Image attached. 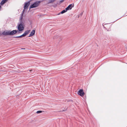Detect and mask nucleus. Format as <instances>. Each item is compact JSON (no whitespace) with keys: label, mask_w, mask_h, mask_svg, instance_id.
<instances>
[{"label":"nucleus","mask_w":127,"mask_h":127,"mask_svg":"<svg viewBox=\"0 0 127 127\" xmlns=\"http://www.w3.org/2000/svg\"><path fill=\"white\" fill-rule=\"evenodd\" d=\"M30 1H29L27 2L25 4L24 6V9L23 10V11L22 13L21 14V18L20 19V20L21 22H22V20L23 17V13L25 11V9H27L29 6V5L30 4Z\"/></svg>","instance_id":"nucleus-1"},{"label":"nucleus","mask_w":127,"mask_h":127,"mask_svg":"<svg viewBox=\"0 0 127 127\" xmlns=\"http://www.w3.org/2000/svg\"><path fill=\"white\" fill-rule=\"evenodd\" d=\"M40 3V1H36L30 6V9L37 7L39 5Z\"/></svg>","instance_id":"nucleus-2"},{"label":"nucleus","mask_w":127,"mask_h":127,"mask_svg":"<svg viewBox=\"0 0 127 127\" xmlns=\"http://www.w3.org/2000/svg\"><path fill=\"white\" fill-rule=\"evenodd\" d=\"M24 27L23 25L21 23L18 25V29L19 31H21L24 30Z\"/></svg>","instance_id":"nucleus-3"},{"label":"nucleus","mask_w":127,"mask_h":127,"mask_svg":"<svg viewBox=\"0 0 127 127\" xmlns=\"http://www.w3.org/2000/svg\"><path fill=\"white\" fill-rule=\"evenodd\" d=\"M30 30H27L22 35L19 36V38H21L23 37H24L28 34L29 33Z\"/></svg>","instance_id":"nucleus-4"},{"label":"nucleus","mask_w":127,"mask_h":127,"mask_svg":"<svg viewBox=\"0 0 127 127\" xmlns=\"http://www.w3.org/2000/svg\"><path fill=\"white\" fill-rule=\"evenodd\" d=\"M78 94L81 96H84L85 94L83 92V90L81 89L79 90V91L78 93Z\"/></svg>","instance_id":"nucleus-5"},{"label":"nucleus","mask_w":127,"mask_h":127,"mask_svg":"<svg viewBox=\"0 0 127 127\" xmlns=\"http://www.w3.org/2000/svg\"><path fill=\"white\" fill-rule=\"evenodd\" d=\"M2 34L5 35H10L9 31H5L2 32Z\"/></svg>","instance_id":"nucleus-6"},{"label":"nucleus","mask_w":127,"mask_h":127,"mask_svg":"<svg viewBox=\"0 0 127 127\" xmlns=\"http://www.w3.org/2000/svg\"><path fill=\"white\" fill-rule=\"evenodd\" d=\"M17 32V31L16 30H13L12 31H9L10 35H12L14 34Z\"/></svg>","instance_id":"nucleus-7"},{"label":"nucleus","mask_w":127,"mask_h":127,"mask_svg":"<svg viewBox=\"0 0 127 127\" xmlns=\"http://www.w3.org/2000/svg\"><path fill=\"white\" fill-rule=\"evenodd\" d=\"M73 6V5L72 4H70L65 9L66 10L71 9L72 7Z\"/></svg>","instance_id":"nucleus-8"},{"label":"nucleus","mask_w":127,"mask_h":127,"mask_svg":"<svg viewBox=\"0 0 127 127\" xmlns=\"http://www.w3.org/2000/svg\"><path fill=\"white\" fill-rule=\"evenodd\" d=\"M35 32V30H32L31 33L30 34L29 36L30 37L33 35L34 34Z\"/></svg>","instance_id":"nucleus-9"},{"label":"nucleus","mask_w":127,"mask_h":127,"mask_svg":"<svg viewBox=\"0 0 127 127\" xmlns=\"http://www.w3.org/2000/svg\"><path fill=\"white\" fill-rule=\"evenodd\" d=\"M8 0H2L0 3L1 5H3Z\"/></svg>","instance_id":"nucleus-10"},{"label":"nucleus","mask_w":127,"mask_h":127,"mask_svg":"<svg viewBox=\"0 0 127 127\" xmlns=\"http://www.w3.org/2000/svg\"><path fill=\"white\" fill-rule=\"evenodd\" d=\"M55 1V0H48L47 2H48V3H49L54 2Z\"/></svg>","instance_id":"nucleus-11"},{"label":"nucleus","mask_w":127,"mask_h":127,"mask_svg":"<svg viewBox=\"0 0 127 127\" xmlns=\"http://www.w3.org/2000/svg\"><path fill=\"white\" fill-rule=\"evenodd\" d=\"M58 39V41H59V42H58V43H59L62 40V39L60 37H59L58 38H57Z\"/></svg>","instance_id":"nucleus-12"},{"label":"nucleus","mask_w":127,"mask_h":127,"mask_svg":"<svg viewBox=\"0 0 127 127\" xmlns=\"http://www.w3.org/2000/svg\"><path fill=\"white\" fill-rule=\"evenodd\" d=\"M67 11V10H66V9L65 10H63L61 12V14L64 13L66 12Z\"/></svg>","instance_id":"nucleus-13"},{"label":"nucleus","mask_w":127,"mask_h":127,"mask_svg":"<svg viewBox=\"0 0 127 127\" xmlns=\"http://www.w3.org/2000/svg\"><path fill=\"white\" fill-rule=\"evenodd\" d=\"M42 112V111H38L36 112V113L37 114L41 113Z\"/></svg>","instance_id":"nucleus-14"},{"label":"nucleus","mask_w":127,"mask_h":127,"mask_svg":"<svg viewBox=\"0 0 127 127\" xmlns=\"http://www.w3.org/2000/svg\"><path fill=\"white\" fill-rule=\"evenodd\" d=\"M64 0H61L60 1V3H61L63 2Z\"/></svg>","instance_id":"nucleus-15"},{"label":"nucleus","mask_w":127,"mask_h":127,"mask_svg":"<svg viewBox=\"0 0 127 127\" xmlns=\"http://www.w3.org/2000/svg\"><path fill=\"white\" fill-rule=\"evenodd\" d=\"M15 37L16 38H19V36Z\"/></svg>","instance_id":"nucleus-16"},{"label":"nucleus","mask_w":127,"mask_h":127,"mask_svg":"<svg viewBox=\"0 0 127 127\" xmlns=\"http://www.w3.org/2000/svg\"><path fill=\"white\" fill-rule=\"evenodd\" d=\"M66 111V110H63V111Z\"/></svg>","instance_id":"nucleus-17"},{"label":"nucleus","mask_w":127,"mask_h":127,"mask_svg":"<svg viewBox=\"0 0 127 127\" xmlns=\"http://www.w3.org/2000/svg\"><path fill=\"white\" fill-rule=\"evenodd\" d=\"M1 7V6H0V9Z\"/></svg>","instance_id":"nucleus-18"},{"label":"nucleus","mask_w":127,"mask_h":127,"mask_svg":"<svg viewBox=\"0 0 127 127\" xmlns=\"http://www.w3.org/2000/svg\"><path fill=\"white\" fill-rule=\"evenodd\" d=\"M32 71V70H30V71Z\"/></svg>","instance_id":"nucleus-19"},{"label":"nucleus","mask_w":127,"mask_h":127,"mask_svg":"<svg viewBox=\"0 0 127 127\" xmlns=\"http://www.w3.org/2000/svg\"><path fill=\"white\" fill-rule=\"evenodd\" d=\"M59 14H58V15H59Z\"/></svg>","instance_id":"nucleus-20"}]
</instances>
